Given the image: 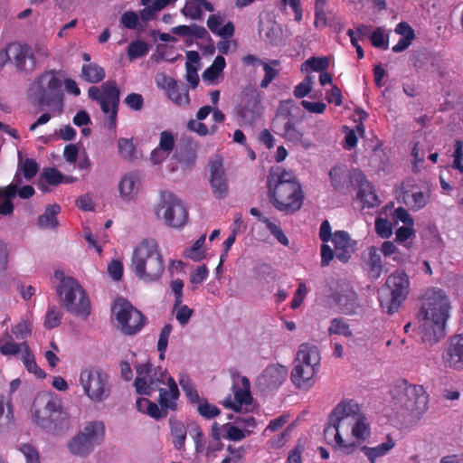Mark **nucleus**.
<instances>
[{"mask_svg": "<svg viewBox=\"0 0 463 463\" xmlns=\"http://www.w3.org/2000/svg\"><path fill=\"white\" fill-rule=\"evenodd\" d=\"M449 302L442 290L427 292L417 315L423 343L432 345L445 335Z\"/></svg>", "mask_w": 463, "mask_h": 463, "instance_id": "obj_1", "label": "nucleus"}, {"mask_svg": "<svg viewBox=\"0 0 463 463\" xmlns=\"http://www.w3.org/2000/svg\"><path fill=\"white\" fill-rule=\"evenodd\" d=\"M34 423L52 435H61L71 428V417L62 400L54 392L38 394L32 406Z\"/></svg>", "mask_w": 463, "mask_h": 463, "instance_id": "obj_2", "label": "nucleus"}, {"mask_svg": "<svg viewBox=\"0 0 463 463\" xmlns=\"http://www.w3.org/2000/svg\"><path fill=\"white\" fill-rule=\"evenodd\" d=\"M131 268L136 277L146 282H155L162 277L165 261L156 240L145 239L134 249Z\"/></svg>", "mask_w": 463, "mask_h": 463, "instance_id": "obj_3", "label": "nucleus"}, {"mask_svg": "<svg viewBox=\"0 0 463 463\" xmlns=\"http://www.w3.org/2000/svg\"><path fill=\"white\" fill-rule=\"evenodd\" d=\"M394 409L403 416L419 417L428 409L429 395L422 385L410 384L406 380H398L392 387Z\"/></svg>", "mask_w": 463, "mask_h": 463, "instance_id": "obj_4", "label": "nucleus"}, {"mask_svg": "<svg viewBox=\"0 0 463 463\" xmlns=\"http://www.w3.org/2000/svg\"><path fill=\"white\" fill-rule=\"evenodd\" d=\"M319 362V352L316 346L307 344L300 345L291 372V380L297 388L307 390L314 385L316 366Z\"/></svg>", "mask_w": 463, "mask_h": 463, "instance_id": "obj_5", "label": "nucleus"}, {"mask_svg": "<svg viewBox=\"0 0 463 463\" xmlns=\"http://www.w3.org/2000/svg\"><path fill=\"white\" fill-rule=\"evenodd\" d=\"M61 304L70 313L87 318L90 314V301L80 283L72 277L62 278L57 288Z\"/></svg>", "mask_w": 463, "mask_h": 463, "instance_id": "obj_6", "label": "nucleus"}, {"mask_svg": "<svg viewBox=\"0 0 463 463\" xmlns=\"http://www.w3.org/2000/svg\"><path fill=\"white\" fill-rule=\"evenodd\" d=\"M410 280L405 271L397 269L386 279L379 295L381 307L392 315L398 311L409 294Z\"/></svg>", "mask_w": 463, "mask_h": 463, "instance_id": "obj_7", "label": "nucleus"}, {"mask_svg": "<svg viewBox=\"0 0 463 463\" xmlns=\"http://www.w3.org/2000/svg\"><path fill=\"white\" fill-rule=\"evenodd\" d=\"M63 73L61 71L50 70L41 73L34 80L37 87L35 98L38 107H62L61 90Z\"/></svg>", "mask_w": 463, "mask_h": 463, "instance_id": "obj_8", "label": "nucleus"}, {"mask_svg": "<svg viewBox=\"0 0 463 463\" xmlns=\"http://www.w3.org/2000/svg\"><path fill=\"white\" fill-rule=\"evenodd\" d=\"M79 381L83 393L92 402H103L110 395L109 375L99 366L89 365L82 368Z\"/></svg>", "mask_w": 463, "mask_h": 463, "instance_id": "obj_9", "label": "nucleus"}, {"mask_svg": "<svg viewBox=\"0 0 463 463\" xmlns=\"http://www.w3.org/2000/svg\"><path fill=\"white\" fill-rule=\"evenodd\" d=\"M8 62L19 71L31 72L35 69L36 59L29 44L14 41L0 51V68Z\"/></svg>", "mask_w": 463, "mask_h": 463, "instance_id": "obj_10", "label": "nucleus"}, {"mask_svg": "<svg viewBox=\"0 0 463 463\" xmlns=\"http://www.w3.org/2000/svg\"><path fill=\"white\" fill-rule=\"evenodd\" d=\"M269 198L281 212L289 211V173L283 167H272L268 176Z\"/></svg>", "mask_w": 463, "mask_h": 463, "instance_id": "obj_11", "label": "nucleus"}, {"mask_svg": "<svg viewBox=\"0 0 463 463\" xmlns=\"http://www.w3.org/2000/svg\"><path fill=\"white\" fill-rule=\"evenodd\" d=\"M118 327L127 335L137 334L146 325V317L127 299L118 298L112 307Z\"/></svg>", "mask_w": 463, "mask_h": 463, "instance_id": "obj_12", "label": "nucleus"}, {"mask_svg": "<svg viewBox=\"0 0 463 463\" xmlns=\"http://www.w3.org/2000/svg\"><path fill=\"white\" fill-rule=\"evenodd\" d=\"M137 377L134 382L136 391L141 395H151L152 392L163 389L162 384L170 376L162 367H154L150 362L136 366Z\"/></svg>", "mask_w": 463, "mask_h": 463, "instance_id": "obj_13", "label": "nucleus"}, {"mask_svg": "<svg viewBox=\"0 0 463 463\" xmlns=\"http://www.w3.org/2000/svg\"><path fill=\"white\" fill-rule=\"evenodd\" d=\"M105 436V426L102 421L89 422L82 431L73 437L68 448L71 453L77 456H87L94 448V445L99 443Z\"/></svg>", "mask_w": 463, "mask_h": 463, "instance_id": "obj_14", "label": "nucleus"}, {"mask_svg": "<svg viewBox=\"0 0 463 463\" xmlns=\"http://www.w3.org/2000/svg\"><path fill=\"white\" fill-rule=\"evenodd\" d=\"M162 202L158 205L156 214L162 213L165 224L173 228H181L186 224L188 211L182 201L171 193L162 194Z\"/></svg>", "mask_w": 463, "mask_h": 463, "instance_id": "obj_15", "label": "nucleus"}, {"mask_svg": "<svg viewBox=\"0 0 463 463\" xmlns=\"http://www.w3.org/2000/svg\"><path fill=\"white\" fill-rule=\"evenodd\" d=\"M167 389H160L159 390V399L158 402L161 406V409L156 402H143L146 403L147 410L146 413L148 416L155 420H159L161 418L167 416V410L176 411L177 410V399L179 397V390L175 379L172 376L167 378Z\"/></svg>", "mask_w": 463, "mask_h": 463, "instance_id": "obj_16", "label": "nucleus"}, {"mask_svg": "<svg viewBox=\"0 0 463 463\" xmlns=\"http://www.w3.org/2000/svg\"><path fill=\"white\" fill-rule=\"evenodd\" d=\"M89 98L99 103L101 110L105 114L110 111V104L119 105L120 91L115 80H107L99 87L92 86L88 90Z\"/></svg>", "mask_w": 463, "mask_h": 463, "instance_id": "obj_17", "label": "nucleus"}, {"mask_svg": "<svg viewBox=\"0 0 463 463\" xmlns=\"http://www.w3.org/2000/svg\"><path fill=\"white\" fill-rule=\"evenodd\" d=\"M209 182L212 192L217 199H224L229 194V184L223 167L222 159L216 156L209 162Z\"/></svg>", "mask_w": 463, "mask_h": 463, "instance_id": "obj_18", "label": "nucleus"}, {"mask_svg": "<svg viewBox=\"0 0 463 463\" xmlns=\"http://www.w3.org/2000/svg\"><path fill=\"white\" fill-rule=\"evenodd\" d=\"M332 298L341 311L346 315L355 313L359 307L357 295L349 282L344 280L337 281L336 288Z\"/></svg>", "mask_w": 463, "mask_h": 463, "instance_id": "obj_19", "label": "nucleus"}, {"mask_svg": "<svg viewBox=\"0 0 463 463\" xmlns=\"http://www.w3.org/2000/svg\"><path fill=\"white\" fill-rule=\"evenodd\" d=\"M241 386L239 387L236 383L232 385V391L234 393V399H232V396L229 395L222 402V405L231 409L234 411H241L242 407L245 405H250L252 402V396L250 391V381L246 376L239 377Z\"/></svg>", "mask_w": 463, "mask_h": 463, "instance_id": "obj_20", "label": "nucleus"}, {"mask_svg": "<svg viewBox=\"0 0 463 463\" xmlns=\"http://www.w3.org/2000/svg\"><path fill=\"white\" fill-rule=\"evenodd\" d=\"M359 414V406L354 401H343L335 406V408L329 414L328 425L325 429V433H327L330 429L337 430L340 427L342 420L347 418L356 419Z\"/></svg>", "mask_w": 463, "mask_h": 463, "instance_id": "obj_21", "label": "nucleus"}, {"mask_svg": "<svg viewBox=\"0 0 463 463\" xmlns=\"http://www.w3.org/2000/svg\"><path fill=\"white\" fill-rule=\"evenodd\" d=\"M197 143L189 136H182L175 148L174 157L183 168H192L196 161Z\"/></svg>", "mask_w": 463, "mask_h": 463, "instance_id": "obj_22", "label": "nucleus"}, {"mask_svg": "<svg viewBox=\"0 0 463 463\" xmlns=\"http://www.w3.org/2000/svg\"><path fill=\"white\" fill-rule=\"evenodd\" d=\"M442 360L446 367L463 369V334L455 335L449 338Z\"/></svg>", "mask_w": 463, "mask_h": 463, "instance_id": "obj_23", "label": "nucleus"}, {"mask_svg": "<svg viewBox=\"0 0 463 463\" xmlns=\"http://www.w3.org/2000/svg\"><path fill=\"white\" fill-rule=\"evenodd\" d=\"M354 188L357 189L356 198L364 203V207L373 208L380 204V200L374 192L373 184L362 173H357L353 177Z\"/></svg>", "mask_w": 463, "mask_h": 463, "instance_id": "obj_24", "label": "nucleus"}, {"mask_svg": "<svg viewBox=\"0 0 463 463\" xmlns=\"http://www.w3.org/2000/svg\"><path fill=\"white\" fill-rule=\"evenodd\" d=\"M359 169H354L353 171H349L342 166H335L330 172L329 175L331 178L332 185L335 190L340 193L350 192V187L354 186V181L353 177L355 174L360 173Z\"/></svg>", "mask_w": 463, "mask_h": 463, "instance_id": "obj_25", "label": "nucleus"}, {"mask_svg": "<svg viewBox=\"0 0 463 463\" xmlns=\"http://www.w3.org/2000/svg\"><path fill=\"white\" fill-rule=\"evenodd\" d=\"M332 241L336 258L343 262H347L355 251V241L352 240L346 232L337 231L333 234Z\"/></svg>", "mask_w": 463, "mask_h": 463, "instance_id": "obj_26", "label": "nucleus"}, {"mask_svg": "<svg viewBox=\"0 0 463 463\" xmlns=\"http://www.w3.org/2000/svg\"><path fill=\"white\" fill-rule=\"evenodd\" d=\"M287 369L285 366L269 365L259 377V383L266 389L273 390L278 388L285 381Z\"/></svg>", "mask_w": 463, "mask_h": 463, "instance_id": "obj_27", "label": "nucleus"}, {"mask_svg": "<svg viewBox=\"0 0 463 463\" xmlns=\"http://www.w3.org/2000/svg\"><path fill=\"white\" fill-rule=\"evenodd\" d=\"M259 35L265 42L275 44L282 35L280 25L271 19L260 20Z\"/></svg>", "mask_w": 463, "mask_h": 463, "instance_id": "obj_28", "label": "nucleus"}, {"mask_svg": "<svg viewBox=\"0 0 463 463\" xmlns=\"http://www.w3.org/2000/svg\"><path fill=\"white\" fill-rule=\"evenodd\" d=\"M22 175H23V174H21L20 171L18 170L15 173L12 183L6 186L1 187L2 189L5 190V191H3L5 193L4 194L7 196V200L1 206V210L5 213L14 212V206L13 203V199L16 196L18 188L23 183Z\"/></svg>", "mask_w": 463, "mask_h": 463, "instance_id": "obj_29", "label": "nucleus"}, {"mask_svg": "<svg viewBox=\"0 0 463 463\" xmlns=\"http://www.w3.org/2000/svg\"><path fill=\"white\" fill-rule=\"evenodd\" d=\"M403 202L412 210H420L423 208L429 202V194L420 191H404L402 194Z\"/></svg>", "mask_w": 463, "mask_h": 463, "instance_id": "obj_30", "label": "nucleus"}, {"mask_svg": "<svg viewBox=\"0 0 463 463\" xmlns=\"http://www.w3.org/2000/svg\"><path fill=\"white\" fill-rule=\"evenodd\" d=\"M60 212L61 206L57 203L46 206L44 213L38 217V225L42 228H57L59 222L56 216Z\"/></svg>", "mask_w": 463, "mask_h": 463, "instance_id": "obj_31", "label": "nucleus"}, {"mask_svg": "<svg viewBox=\"0 0 463 463\" xmlns=\"http://www.w3.org/2000/svg\"><path fill=\"white\" fill-rule=\"evenodd\" d=\"M118 189L122 198L130 200L138 189L137 175L134 173L125 175L118 184Z\"/></svg>", "mask_w": 463, "mask_h": 463, "instance_id": "obj_32", "label": "nucleus"}, {"mask_svg": "<svg viewBox=\"0 0 463 463\" xmlns=\"http://www.w3.org/2000/svg\"><path fill=\"white\" fill-rule=\"evenodd\" d=\"M81 78L90 83H99L106 76L105 70L97 63L90 62L81 68Z\"/></svg>", "mask_w": 463, "mask_h": 463, "instance_id": "obj_33", "label": "nucleus"}, {"mask_svg": "<svg viewBox=\"0 0 463 463\" xmlns=\"http://www.w3.org/2000/svg\"><path fill=\"white\" fill-rule=\"evenodd\" d=\"M387 441L384 443H382L381 445L370 448L367 446L362 447V451L364 453V455L368 458L369 461L371 463H374L375 459L379 457H382L385 455L389 450H391L394 445L395 442L392 439V436L390 434L387 435Z\"/></svg>", "mask_w": 463, "mask_h": 463, "instance_id": "obj_34", "label": "nucleus"}, {"mask_svg": "<svg viewBox=\"0 0 463 463\" xmlns=\"http://www.w3.org/2000/svg\"><path fill=\"white\" fill-rule=\"evenodd\" d=\"M24 354L22 356L23 363L29 373H33L37 378L43 379L46 377L45 372L41 369L35 361V356L31 351L28 344L24 342Z\"/></svg>", "mask_w": 463, "mask_h": 463, "instance_id": "obj_35", "label": "nucleus"}, {"mask_svg": "<svg viewBox=\"0 0 463 463\" xmlns=\"http://www.w3.org/2000/svg\"><path fill=\"white\" fill-rule=\"evenodd\" d=\"M169 422L173 445L177 450H181L184 449L186 439V428L182 421L170 419Z\"/></svg>", "mask_w": 463, "mask_h": 463, "instance_id": "obj_36", "label": "nucleus"}, {"mask_svg": "<svg viewBox=\"0 0 463 463\" xmlns=\"http://www.w3.org/2000/svg\"><path fill=\"white\" fill-rule=\"evenodd\" d=\"M168 98L178 106H188L190 104L189 91L183 84H176L171 87L167 92Z\"/></svg>", "mask_w": 463, "mask_h": 463, "instance_id": "obj_37", "label": "nucleus"}, {"mask_svg": "<svg viewBox=\"0 0 463 463\" xmlns=\"http://www.w3.org/2000/svg\"><path fill=\"white\" fill-rule=\"evenodd\" d=\"M305 194L302 185L296 178H291V213L298 211L303 204Z\"/></svg>", "mask_w": 463, "mask_h": 463, "instance_id": "obj_38", "label": "nucleus"}, {"mask_svg": "<svg viewBox=\"0 0 463 463\" xmlns=\"http://www.w3.org/2000/svg\"><path fill=\"white\" fill-rule=\"evenodd\" d=\"M179 384L181 385L185 396L191 403L194 404L200 402L201 399L197 390L195 389L189 376L186 374H181L179 378Z\"/></svg>", "mask_w": 463, "mask_h": 463, "instance_id": "obj_39", "label": "nucleus"}, {"mask_svg": "<svg viewBox=\"0 0 463 463\" xmlns=\"http://www.w3.org/2000/svg\"><path fill=\"white\" fill-rule=\"evenodd\" d=\"M18 157H19L18 170L22 171L23 176L26 180H31L37 175V173L39 171V165H38L37 162L33 158H26L23 163H21L22 156H21L20 152L18 153Z\"/></svg>", "mask_w": 463, "mask_h": 463, "instance_id": "obj_40", "label": "nucleus"}, {"mask_svg": "<svg viewBox=\"0 0 463 463\" xmlns=\"http://www.w3.org/2000/svg\"><path fill=\"white\" fill-rule=\"evenodd\" d=\"M118 153L123 159L133 160L136 156V146L133 139L120 137L118 140Z\"/></svg>", "mask_w": 463, "mask_h": 463, "instance_id": "obj_41", "label": "nucleus"}, {"mask_svg": "<svg viewBox=\"0 0 463 463\" xmlns=\"http://www.w3.org/2000/svg\"><path fill=\"white\" fill-rule=\"evenodd\" d=\"M368 265L371 272L373 274V277L379 278L383 272V266L382 264L381 255L378 253L377 248L374 246L369 248Z\"/></svg>", "mask_w": 463, "mask_h": 463, "instance_id": "obj_42", "label": "nucleus"}, {"mask_svg": "<svg viewBox=\"0 0 463 463\" xmlns=\"http://www.w3.org/2000/svg\"><path fill=\"white\" fill-rule=\"evenodd\" d=\"M260 104V97L256 91L250 95L249 104L241 108L240 116L245 119H254L255 110Z\"/></svg>", "mask_w": 463, "mask_h": 463, "instance_id": "obj_43", "label": "nucleus"}, {"mask_svg": "<svg viewBox=\"0 0 463 463\" xmlns=\"http://www.w3.org/2000/svg\"><path fill=\"white\" fill-rule=\"evenodd\" d=\"M173 326L171 324H165L159 335L158 342H157V350L159 352V358L161 360L165 359V353L166 351L168 345V339L172 333Z\"/></svg>", "mask_w": 463, "mask_h": 463, "instance_id": "obj_44", "label": "nucleus"}, {"mask_svg": "<svg viewBox=\"0 0 463 463\" xmlns=\"http://www.w3.org/2000/svg\"><path fill=\"white\" fill-rule=\"evenodd\" d=\"M197 404L198 412L205 419H213L221 413V411L215 405L208 402L206 399H201Z\"/></svg>", "mask_w": 463, "mask_h": 463, "instance_id": "obj_45", "label": "nucleus"}, {"mask_svg": "<svg viewBox=\"0 0 463 463\" xmlns=\"http://www.w3.org/2000/svg\"><path fill=\"white\" fill-rule=\"evenodd\" d=\"M307 67L312 69L315 71L323 72L329 67V60L326 57L316 58L312 57L307 60L301 67V70H307Z\"/></svg>", "mask_w": 463, "mask_h": 463, "instance_id": "obj_46", "label": "nucleus"}, {"mask_svg": "<svg viewBox=\"0 0 463 463\" xmlns=\"http://www.w3.org/2000/svg\"><path fill=\"white\" fill-rule=\"evenodd\" d=\"M42 177L51 185H58L65 182V176L55 167L45 168Z\"/></svg>", "mask_w": 463, "mask_h": 463, "instance_id": "obj_47", "label": "nucleus"}, {"mask_svg": "<svg viewBox=\"0 0 463 463\" xmlns=\"http://www.w3.org/2000/svg\"><path fill=\"white\" fill-rule=\"evenodd\" d=\"M279 61L278 60H272L270 61V63L263 62V69L265 71V76L260 81V88L266 89L271 81L278 76V71L274 69L270 64L277 66L279 65Z\"/></svg>", "mask_w": 463, "mask_h": 463, "instance_id": "obj_48", "label": "nucleus"}, {"mask_svg": "<svg viewBox=\"0 0 463 463\" xmlns=\"http://www.w3.org/2000/svg\"><path fill=\"white\" fill-rule=\"evenodd\" d=\"M148 52L147 44L142 41L131 43L128 48V55L130 60L145 56Z\"/></svg>", "mask_w": 463, "mask_h": 463, "instance_id": "obj_49", "label": "nucleus"}, {"mask_svg": "<svg viewBox=\"0 0 463 463\" xmlns=\"http://www.w3.org/2000/svg\"><path fill=\"white\" fill-rule=\"evenodd\" d=\"M205 238L206 235L203 234L194 241L193 246L186 252L187 258L194 261H199L204 257L203 251H202L201 249L205 242Z\"/></svg>", "mask_w": 463, "mask_h": 463, "instance_id": "obj_50", "label": "nucleus"}, {"mask_svg": "<svg viewBox=\"0 0 463 463\" xmlns=\"http://www.w3.org/2000/svg\"><path fill=\"white\" fill-rule=\"evenodd\" d=\"M330 335H343L345 336H351L352 332L349 326L344 321L343 318H334L331 321V326L328 328Z\"/></svg>", "mask_w": 463, "mask_h": 463, "instance_id": "obj_51", "label": "nucleus"}, {"mask_svg": "<svg viewBox=\"0 0 463 463\" xmlns=\"http://www.w3.org/2000/svg\"><path fill=\"white\" fill-rule=\"evenodd\" d=\"M19 450L24 456L26 463H41L39 451L33 445L28 443L21 444Z\"/></svg>", "mask_w": 463, "mask_h": 463, "instance_id": "obj_52", "label": "nucleus"}, {"mask_svg": "<svg viewBox=\"0 0 463 463\" xmlns=\"http://www.w3.org/2000/svg\"><path fill=\"white\" fill-rule=\"evenodd\" d=\"M175 138L172 132L164 130L160 133L158 147L171 154L175 148Z\"/></svg>", "mask_w": 463, "mask_h": 463, "instance_id": "obj_53", "label": "nucleus"}, {"mask_svg": "<svg viewBox=\"0 0 463 463\" xmlns=\"http://www.w3.org/2000/svg\"><path fill=\"white\" fill-rule=\"evenodd\" d=\"M262 222L266 224V227L270 232V233L283 245L288 244V240L287 236L284 234L282 229L272 222L269 219H263Z\"/></svg>", "mask_w": 463, "mask_h": 463, "instance_id": "obj_54", "label": "nucleus"}, {"mask_svg": "<svg viewBox=\"0 0 463 463\" xmlns=\"http://www.w3.org/2000/svg\"><path fill=\"white\" fill-rule=\"evenodd\" d=\"M186 128L188 130L195 132L196 134L202 137L206 136L209 133L213 134L216 130V127L213 126L212 127V129L210 131L204 123L200 122V120L198 121L197 119H190L187 122Z\"/></svg>", "mask_w": 463, "mask_h": 463, "instance_id": "obj_55", "label": "nucleus"}, {"mask_svg": "<svg viewBox=\"0 0 463 463\" xmlns=\"http://www.w3.org/2000/svg\"><path fill=\"white\" fill-rule=\"evenodd\" d=\"M182 14L186 16L190 17L194 20L201 19L203 16V11L200 7V5L197 4L195 1H190L185 5V6L182 9Z\"/></svg>", "mask_w": 463, "mask_h": 463, "instance_id": "obj_56", "label": "nucleus"}, {"mask_svg": "<svg viewBox=\"0 0 463 463\" xmlns=\"http://www.w3.org/2000/svg\"><path fill=\"white\" fill-rule=\"evenodd\" d=\"M326 4L323 3V0H317L315 3V23L314 25L316 27H319L320 25L325 27L327 24L326 15L325 12Z\"/></svg>", "mask_w": 463, "mask_h": 463, "instance_id": "obj_57", "label": "nucleus"}, {"mask_svg": "<svg viewBox=\"0 0 463 463\" xmlns=\"http://www.w3.org/2000/svg\"><path fill=\"white\" fill-rule=\"evenodd\" d=\"M61 314L54 307L47 312L45 320H44V326L47 329L55 328L61 324Z\"/></svg>", "mask_w": 463, "mask_h": 463, "instance_id": "obj_58", "label": "nucleus"}, {"mask_svg": "<svg viewBox=\"0 0 463 463\" xmlns=\"http://www.w3.org/2000/svg\"><path fill=\"white\" fill-rule=\"evenodd\" d=\"M375 231L381 238H389L392 233V223L386 219L378 218L375 221Z\"/></svg>", "mask_w": 463, "mask_h": 463, "instance_id": "obj_59", "label": "nucleus"}, {"mask_svg": "<svg viewBox=\"0 0 463 463\" xmlns=\"http://www.w3.org/2000/svg\"><path fill=\"white\" fill-rule=\"evenodd\" d=\"M313 87V80L310 76H307L304 80L297 85L294 90V95L295 97L298 99H302L305 96L308 95Z\"/></svg>", "mask_w": 463, "mask_h": 463, "instance_id": "obj_60", "label": "nucleus"}, {"mask_svg": "<svg viewBox=\"0 0 463 463\" xmlns=\"http://www.w3.org/2000/svg\"><path fill=\"white\" fill-rule=\"evenodd\" d=\"M24 342L21 344H17L14 342H6L0 345V353L3 355H14L20 353L21 351L24 352Z\"/></svg>", "mask_w": 463, "mask_h": 463, "instance_id": "obj_61", "label": "nucleus"}, {"mask_svg": "<svg viewBox=\"0 0 463 463\" xmlns=\"http://www.w3.org/2000/svg\"><path fill=\"white\" fill-rule=\"evenodd\" d=\"M125 103L133 110H140L144 106V99L141 94L130 93L125 99Z\"/></svg>", "mask_w": 463, "mask_h": 463, "instance_id": "obj_62", "label": "nucleus"}, {"mask_svg": "<svg viewBox=\"0 0 463 463\" xmlns=\"http://www.w3.org/2000/svg\"><path fill=\"white\" fill-rule=\"evenodd\" d=\"M355 421L354 426L352 430V434L356 439H364L365 430H368V425L364 422V417L362 414L354 420Z\"/></svg>", "mask_w": 463, "mask_h": 463, "instance_id": "obj_63", "label": "nucleus"}, {"mask_svg": "<svg viewBox=\"0 0 463 463\" xmlns=\"http://www.w3.org/2000/svg\"><path fill=\"white\" fill-rule=\"evenodd\" d=\"M208 269L205 265L199 266L190 275L192 284H202L208 277Z\"/></svg>", "mask_w": 463, "mask_h": 463, "instance_id": "obj_64", "label": "nucleus"}]
</instances>
